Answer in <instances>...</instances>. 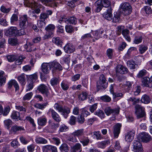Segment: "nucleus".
<instances>
[{"label":"nucleus","mask_w":152,"mask_h":152,"mask_svg":"<svg viewBox=\"0 0 152 152\" xmlns=\"http://www.w3.org/2000/svg\"><path fill=\"white\" fill-rule=\"evenodd\" d=\"M54 107L55 109L61 113L65 118H66L68 117V114L70 113V108L67 107H64L58 103L55 104Z\"/></svg>","instance_id":"1"},{"label":"nucleus","mask_w":152,"mask_h":152,"mask_svg":"<svg viewBox=\"0 0 152 152\" xmlns=\"http://www.w3.org/2000/svg\"><path fill=\"white\" fill-rule=\"evenodd\" d=\"M120 8L121 13L124 15H129L132 10L131 5L126 2L122 3L120 5Z\"/></svg>","instance_id":"2"},{"label":"nucleus","mask_w":152,"mask_h":152,"mask_svg":"<svg viewBox=\"0 0 152 152\" xmlns=\"http://www.w3.org/2000/svg\"><path fill=\"white\" fill-rule=\"evenodd\" d=\"M134 108L135 113L137 118H142L145 115V108L143 107L139 104H135Z\"/></svg>","instance_id":"3"},{"label":"nucleus","mask_w":152,"mask_h":152,"mask_svg":"<svg viewBox=\"0 0 152 152\" xmlns=\"http://www.w3.org/2000/svg\"><path fill=\"white\" fill-rule=\"evenodd\" d=\"M137 139L140 141L144 142L147 143L152 139V137L149 134L146 132L140 133L137 136Z\"/></svg>","instance_id":"4"},{"label":"nucleus","mask_w":152,"mask_h":152,"mask_svg":"<svg viewBox=\"0 0 152 152\" xmlns=\"http://www.w3.org/2000/svg\"><path fill=\"white\" fill-rule=\"evenodd\" d=\"M59 0H37L38 2H41L42 4L47 6L53 8L57 7L58 4Z\"/></svg>","instance_id":"5"},{"label":"nucleus","mask_w":152,"mask_h":152,"mask_svg":"<svg viewBox=\"0 0 152 152\" xmlns=\"http://www.w3.org/2000/svg\"><path fill=\"white\" fill-rule=\"evenodd\" d=\"M120 108L118 107L112 109L110 107H106L104 109V111L106 115L109 116L112 114L113 116L118 115L119 113Z\"/></svg>","instance_id":"6"},{"label":"nucleus","mask_w":152,"mask_h":152,"mask_svg":"<svg viewBox=\"0 0 152 152\" xmlns=\"http://www.w3.org/2000/svg\"><path fill=\"white\" fill-rule=\"evenodd\" d=\"M108 86V83L106 78L103 74H101L99 77V80L97 82V87L106 88Z\"/></svg>","instance_id":"7"},{"label":"nucleus","mask_w":152,"mask_h":152,"mask_svg":"<svg viewBox=\"0 0 152 152\" xmlns=\"http://www.w3.org/2000/svg\"><path fill=\"white\" fill-rule=\"evenodd\" d=\"M28 17L27 15L22 16L19 20V26L21 28L25 29L28 27Z\"/></svg>","instance_id":"8"},{"label":"nucleus","mask_w":152,"mask_h":152,"mask_svg":"<svg viewBox=\"0 0 152 152\" xmlns=\"http://www.w3.org/2000/svg\"><path fill=\"white\" fill-rule=\"evenodd\" d=\"M64 49L66 53H71L75 51V47L72 43H68L64 46Z\"/></svg>","instance_id":"9"},{"label":"nucleus","mask_w":152,"mask_h":152,"mask_svg":"<svg viewBox=\"0 0 152 152\" xmlns=\"http://www.w3.org/2000/svg\"><path fill=\"white\" fill-rule=\"evenodd\" d=\"M51 114V117L53 120L56 122H59L61 121V119L59 115L53 109H50L48 114Z\"/></svg>","instance_id":"10"},{"label":"nucleus","mask_w":152,"mask_h":152,"mask_svg":"<svg viewBox=\"0 0 152 152\" xmlns=\"http://www.w3.org/2000/svg\"><path fill=\"white\" fill-rule=\"evenodd\" d=\"M41 70L44 74L49 73L50 70L51 68L49 63H43L41 66Z\"/></svg>","instance_id":"11"},{"label":"nucleus","mask_w":152,"mask_h":152,"mask_svg":"<svg viewBox=\"0 0 152 152\" xmlns=\"http://www.w3.org/2000/svg\"><path fill=\"white\" fill-rule=\"evenodd\" d=\"M26 3L27 4V5L28 7H31L32 9L37 7L40 8L42 7L41 5L39 4L32 0L26 1Z\"/></svg>","instance_id":"12"},{"label":"nucleus","mask_w":152,"mask_h":152,"mask_svg":"<svg viewBox=\"0 0 152 152\" xmlns=\"http://www.w3.org/2000/svg\"><path fill=\"white\" fill-rule=\"evenodd\" d=\"M133 147L136 152H141L142 151V147L141 143L137 140H134Z\"/></svg>","instance_id":"13"},{"label":"nucleus","mask_w":152,"mask_h":152,"mask_svg":"<svg viewBox=\"0 0 152 152\" xmlns=\"http://www.w3.org/2000/svg\"><path fill=\"white\" fill-rule=\"evenodd\" d=\"M128 69L127 68L124 67L121 64L118 65L117 66L116 72L117 73L121 74H125L128 72Z\"/></svg>","instance_id":"14"},{"label":"nucleus","mask_w":152,"mask_h":152,"mask_svg":"<svg viewBox=\"0 0 152 152\" xmlns=\"http://www.w3.org/2000/svg\"><path fill=\"white\" fill-rule=\"evenodd\" d=\"M17 31L16 27L12 26L6 30L5 34L7 36L16 35Z\"/></svg>","instance_id":"15"},{"label":"nucleus","mask_w":152,"mask_h":152,"mask_svg":"<svg viewBox=\"0 0 152 152\" xmlns=\"http://www.w3.org/2000/svg\"><path fill=\"white\" fill-rule=\"evenodd\" d=\"M49 63L51 69L53 68L54 69H58L61 70L63 68L61 65L56 61H54Z\"/></svg>","instance_id":"16"},{"label":"nucleus","mask_w":152,"mask_h":152,"mask_svg":"<svg viewBox=\"0 0 152 152\" xmlns=\"http://www.w3.org/2000/svg\"><path fill=\"white\" fill-rule=\"evenodd\" d=\"M121 124L119 123H118L116 124L113 128V133L114 136L115 138H117L120 132L121 128Z\"/></svg>","instance_id":"17"},{"label":"nucleus","mask_w":152,"mask_h":152,"mask_svg":"<svg viewBox=\"0 0 152 152\" xmlns=\"http://www.w3.org/2000/svg\"><path fill=\"white\" fill-rule=\"evenodd\" d=\"M104 31L100 30H96L93 31L92 32L93 35L95 38V39H92V41L94 42L96 40H97L101 37L102 34L104 33Z\"/></svg>","instance_id":"18"},{"label":"nucleus","mask_w":152,"mask_h":152,"mask_svg":"<svg viewBox=\"0 0 152 152\" xmlns=\"http://www.w3.org/2000/svg\"><path fill=\"white\" fill-rule=\"evenodd\" d=\"M135 135V131L132 130L128 132L125 135V140L127 142H131L133 139Z\"/></svg>","instance_id":"19"},{"label":"nucleus","mask_w":152,"mask_h":152,"mask_svg":"<svg viewBox=\"0 0 152 152\" xmlns=\"http://www.w3.org/2000/svg\"><path fill=\"white\" fill-rule=\"evenodd\" d=\"M103 16L104 18L108 20H111L112 19L113 15L111 8H108L107 11L104 12L103 14Z\"/></svg>","instance_id":"20"},{"label":"nucleus","mask_w":152,"mask_h":152,"mask_svg":"<svg viewBox=\"0 0 152 152\" xmlns=\"http://www.w3.org/2000/svg\"><path fill=\"white\" fill-rule=\"evenodd\" d=\"M143 34L140 33L136 35L133 40L134 43L135 44H138L142 42L143 39Z\"/></svg>","instance_id":"21"},{"label":"nucleus","mask_w":152,"mask_h":152,"mask_svg":"<svg viewBox=\"0 0 152 152\" xmlns=\"http://www.w3.org/2000/svg\"><path fill=\"white\" fill-rule=\"evenodd\" d=\"M72 135L76 137H77L80 140V138L84 135V129H81L75 131L72 133Z\"/></svg>","instance_id":"22"},{"label":"nucleus","mask_w":152,"mask_h":152,"mask_svg":"<svg viewBox=\"0 0 152 152\" xmlns=\"http://www.w3.org/2000/svg\"><path fill=\"white\" fill-rule=\"evenodd\" d=\"M82 150L81 145L80 143H77L71 147V152H81Z\"/></svg>","instance_id":"23"},{"label":"nucleus","mask_w":152,"mask_h":152,"mask_svg":"<svg viewBox=\"0 0 152 152\" xmlns=\"http://www.w3.org/2000/svg\"><path fill=\"white\" fill-rule=\"evenodd\" d=\"M24 130V128L22 126L15 125H13L12 126L10 132L11 133L15 134L17 131Z\"/></svg>","instance_id":"24"},{"label":"nucleus","mask_w":152,"mask_h":152,"mask_svg":"<svg viewBox=\"0 0 152 152\" xmlns=\"http://www.w3.org/2000/svg\"><path fill=\"white\" fill-rule=\"evenodd\" d=\"M17 79L20 83L23 86H24L26 84V79L24 74L18 76L17 77Z\"/></svg>","instance_id":"25"},{"label":"nucleus","mask_w":152,"mask_h":152,"mask_svg":"<svg viewBox=\"0 0 152 152\" xmlns=\"http://www.w3.org/2000/svg\"><path fill=\"white\" fill-rule=\"evenodd\" d=\"M53 42L57 46L61 47L63 43L62 40L58 37H54L52 39Z\"/></svg>","instance_id":"26"},{"label":"nucleus","mask_w":152,"mask_h":152,"mask_svg":"<svg viewBox=\"0 0 152 152\" xmlns=\"http://www.w3.org/2000/svg\"><path fill=\"white\" fill-rule=\"evenodd\" d=\"M11 117L12 119L15 120V121L21 120L20 113L16 111H14L12 112L11 115Z\"/></svg>","instance_id":"27"},{"label":"nucleus","mask_w":152,"mask_h":152,"mask_svg":"<svg viewBox=\"0 0 152 152\" xmlns=\"http://www.w3.org/2000/svg\"><path fill=\"white\" fill-rule=\"evenodd\" d=\"M55 28V26L53 24H49L45 28L47 33L53 34Z\"/></svg>","instance_id":"28"},{"label":"nucleus","mask_w":152,"mask_h":152,"mask_svg":"<svg viewBox=\"0 0 152 152\" xmlns=\"http://www.w3.org/2000/svg\"><path fill=\"white\" fill-rule=\"evenodd\" d=\"M48 128L49 129L53 131L56 130L58 127L59 125L58 124L55 123L51 120L48 121Z\"/></svg>","instance_id":"29"},{"label":"nucleus","mask_w":152,"mask_h":152,"mask_svg":"<svg viewBox=\"0 0 152 152\" xmlns=\"http://www.w3.org/2000/svg\"><path fill=\"white\" fill-rule=\"evenodd\" d=\"M80 142L81 143L83 146L88 145L90 142V139L88 137L83 135L80 138Z\"/></svg>","instance_id":"30"},{"label":"nucleus","mask_w":152,"mask_h":152,"mask_svg":"<svg viewBox=\"0 0 152 152\" xmlns=\"http://www.w3.org/2000/svg\"><path fill=\"white\" fill-rule=\"evenodd\" d=\"M142 85L144 87H150L149 78L147 77H145L142 79Z\"/></svg>","instance_id":"31"},{"label":"nucleus","mask_w":152,"mask_h":152,"mask_svg":"<svg viewBox=\"0 0 152 152\" xmlns=\"http://www.w3.org/2000/svg\"><path fill=\"white\" fill-rule=\"evenodd\" d=\"M65 22L67 24L69 23L70 24L75 25L77 23V19L74 17H70L67 19L65 20Z\"/></svg>","instance_id":"32"},{"label":"nucleus","mask_w":152,"mask_h":152,"mask_svg":"<svg viewBox=\"0 0 152 152\" xmlns=\"http://www.w3.org/2000/svg\"><path fill=\"white\" fill-rule=\"evenodd\" d=\"M47 122V119L45 117H40L37 119L38 124L42 126H44L46 125Z\"/></svg>","instance_id":"33"},{"label":"nucleus","mask_w":152,"mask_h":152,"mask_svg":"<svg viewBox=\"0 0 152 152\" xmlns=\"http://www.w3.org/2000/svg\"><path fill=\"white\" fill-rule=\"evenodd\" d=\"M49 140L56 145H58L61 143L60 139L56 136H53L49 139Z\"/></svg>","instance_id":"34"},{"label":"nucleus","mask_w":152,"mask_h":152,"mask_svg":"<svg viewBox=\"0 0 152 152\" xmlns=\"http://www.w3.org/2000/svg\"><path fill=\"white\" fill-rule=\"evenodd\" d=\"M88 96V93L85 91L82 92L78 95L79 99L81 101H83L86 100Z\"/></svg>","instance_id":"35"},{"label":"nucleus","mask_w":152,"mask_h":152,"mask_svg":"<svg viewBox=\"0 0 152 152\" xmlns=\"http://www.w3.org/2000/svg\"><path fill=\"white\" fill-rule=\"evenodd\" d=\"M4 72L3 71H0V86L4 85L6 83V78L4 75Z\"/></svg>","instance_id":"36"},{"label":"nucleus","mask_w":152,"mask_h":152,"mask_svg":"<svg viewBox=\"0 0 152 152\" xmlns=\"http://www.w3.org/2000/svg\"><path fill=\"white\" fill-rule=\"evenodd\" d=\"M35 141L37 144H46L48 143V141L46 139L42 137H37Z\"/></svg>","instance_id":"37"},{"label":"nucleus","mask_w":152,"mask_h":152,"mask_svg":"<svg viewBox=\"0 0 152 152\" xmlns=\"http://www.w3.org/2000/svg\"><path fill=\"white\" fill-rule=\"evenodd\" d=\"M48 89L47 86L43 84L39 85L37 88L38 90L42 94H44L45 91Z\"/></svg>","instance_id":"38"},{"label":"nucleus","mask_w":152,"mask_h":152,"mask_svg":"<svg viewBox=\"0 0 152 152\" xmlns=\"http://www.w3.org/2000/svg\"><path fill=\"white\" fill-rule=\"evenodd\" d=\"M142 13H146L147 14H150L152 12V10L151 8L148 6L144 7L141 10Z\"/></svg>","instance_id":"39"},{"label":"nucleus","mask_w":152,"mask_h":152,"mask_svg":"<svg viewBox=\"0 0 152 152\" xmlns=\"http://www.w3.org/2000/svg\"><path fill=\"white\" fill-rule=\"evenodd\" d=\"M61 87L64 91H66L68 89L69 87V83L66 80H64L61 83Z\"/></svg>","instance_id":"40"},{"label":"nucleus","mask_w":152,"mask_h":152,"mask_svg":"<svg viewBox=\"0 0 152 152\" xmlns=\"http://www.w3.org/2000/svg\"><path fill=\"white\" fill-rule=\"evenodd\" d=\"M8 42L9 44L12 46H15L18 44V40L15 38H11L9 39Z\"/></svg>","instance_id":"41"},{"label":"nucleus","mask_w":152,"mask_h":152,"mask_svg":"<svg viewBox=\"0 0 152 152\" xmlns=\"http://www.w3.org/2000/svg\"><path fill=\"white\" fill-rule=\"evenodd\" d=\"M151 101L150 97L146 95H144L142 97L141 101L142 103L145 104H148Z\"/></svg>","instance_id":"42"},{"label":"nucleus","mask_w":152,"mask_h":152,"mask_svg":"<svg viewBox=\"0 0 152 152\" xmlns=\"http://www.w3.org/2000/svg\"><path fill=\"white\" fill-rule=\"evenodd\" d=\"M34 86L33 81H28V84L26 87V91H30L32 89Z\"/></svg>","instance_id":"43"},{"label":"nucleus","mask_w":152,"mask_h":152,"mask_svg":"<svg viewBox=\"0 0 152 152\" xmlns=\"http://www.w3.org/2000/svg\"><path fill=\"white\" fill-rule=\"evenodd\" d=\"M137 50V48L135 47H131L128 50L126 54V58H129L130 54L133 51H136Z\"/></svg>","instance_id":"44"},{"label":"nucleus","mask_w":152,"mask_h":152,"mask_svg":"<svg viewBox=\"0 0 152 152\" xmlns=\"http://www.w3.org/2000/svg\"><path fill=\"white\" fill-rule=\"evenodd\" d=\"M61 152H67L69 151V147L67 144L64 143L59 148Z\"/></svg>","instance_id":"45"},{"label":"nucleus","mask_w":152,"mask_h":152,"mask_svg":"<svg viewBox=\"0 0 152 152\" xmlns=\"http://www.w3.org/2000/svg\"><path fill=\"white\" fill-rule=\"evenodd\" d=\"M114 17L113 19V21L114 23L118 22L120 19L121 15L118 13L116 12L114 13Z\"/></svg>","instance_id":"46"},{"label":"nucleus","mask_w":152,"mask_h":152,"mask_svg":"<svg viewBox=\"0 0 152 152\" xmlns=\"http://www.w3.org/2000/svg\"><path fill=\"white\" fill-rule=\"evenodd\" d=\"M148 49V47L145 45H141L139 46V50L140 54L144 53Z\"/></svg>","instance_id":"47"},{"label":"nucleus","mask_w":152,"mask_h":152,"mask_svg":"<svg viewBox=\"0 0 152 152\" xmlns=\"http://www.w3.org/2000/svg\"><path fill=\"white\" fill-rule=\"evenodd\" d=\"M94 114L97 115L101 118H104L105 117L104 112L100 110H97L94 113Z\"/></svg>","instance_id":"48"},{"label":"nucleus","mask_w":152,"mask_h":152,"mask_svg":"<svg viewBox=\"0 0 152 152\" xmlns=\"http://www.w3.org/2000/svg\"><path fill=\"white\" fill-rule=\"evenodd\" d=\"M110 143V142L108 140L102 141L99 143L98 147L100 148H105V146L108 145Z\"/></svg>","instance_id":"49"},{"label":"nucleus","mask_w":152,"mask_h":152,"mask_svg":"<svg viewBox=\"0 0 152 152\" xmlns=\"http://www.w3.org/2000/svg\"><path fill=\"white\" fill-rule=\"evenodd\" d=\"M47 103H44L42 104L37 103L34 105V107L43 110L48 105Z\"/></svg>","instance_id":"50"},{"label":"nucleus","mask_w":152,"mask_h":152,"mask_svg":"<svg viewBox=\"0 0 152 152\" xmlns=\"http://www.w3.org/2000/svg\"><path fill=\"white\" fill-rule=\"evenodd\" d=\"M62 62L68 65L69 64L70 61V56L68 55L62 58Z\"/></svg>","instance_id":"51"},{"label":"nucleus","mask_w":152,"mask_h":152,"mask_svg":"<svg viewBox=\"0 0 152 152\" xmlns=\"http://www.w3.org/2000/svg\"><path fill=\"white\" fill-rule=\"evenodd\" d=\"M52 145H48L44 146L42 147L43 152H51Z\"/></svg>","instance_id":"52"},{"label":"nucleus","mask_w":152,"mask_h":152,"mask_svg":"<svg viewBox=\"0 0 152 152\" xmlns=\"http://www.w3.org/2000/svg\"><path fill=\"white\" fill-rule=\"evenodd\" d=\"M100 99L102 101L107 102H110L111 100V98L107 95L101 96L100 97Z\"/></svg>","instance_id":"53"},{"label":"nucleus","mask_w":152,"mask_h":152,"mask_svg":"<svg viewBox=\"0 0 152 152\" xmlns=\"http://www.w3.org/2000/svg\"><path fill=\"white\" fill-rule=\"evenodd\" d=\"M93 37L90 33H88L84 34L82 36L81 39L82 40H88L90 38H92Z\"/></svg>","instance_id":"54"},{"label":"nucleus","mask_w":152,"mask_h":152,"mask_svg":"<svg viewBox=\"0 0 152 152\" xmlns=\"http://www.w3.org/2000/svg\"><path fill=\"white\" fill-rule=\"evenodd\" d=\"M4 124L5 126L8 129H9L12 125V121L10 119H7L4 121Z\"/></svg>","instance_id":"55"},{"label":"nucleus","mask_w":152,"mask_h":152,"mask_svg":"<svg viewBox=\"0 0 152 152\" xmlns=\"http://www.w3.org/2000/svg\"><path fill=\"white\" fill-rule=\"evenodd\" d=\"M18 17L17 15L14 14L10 18V23L11 24H13L16 21H18Z\"/></svg>","instance_id":"56"},{"label":"nucleus","mask_w":152,"mask_h":152,"mask_svg":"<svg viewBox=\"0 0 152 152\" xmlns=\"http://www.w3.org/2000/svg\"><path fill=\"white\" fill-rule=\"evenodd\" d=\"M11 145L12 147L15 148H18L20 145L17 139L13 140L11 142Z\"/></svg>","instance_id":"57"},{"label":"nucleus","mask_w":152,"mask_h":152,"mask_svg":"<svg viewBox=\"0 0 152 152\" xmlns=\"http://www.w3.org/2000/svg\"><path fill=\"white\" fill-rule=\"evenodd\" d=\"M67 140L68 141L73 142H77V140L75 136H68L67 137Z\"/></svg>","instance_id":"58"},{"label":"nucleus","mask_w":152,"mask_h":152,"mask_svg":"<svg viewBox=\"0 0 152 152\" xmlns=\"http://www.w3.org/2000/svg\"><path fill=\"white\" fill-rule=\"evenodd\" d=\"M76 117L72 115L70 118L68 123L71 125H74L76 123Z\"/></svg>","instance_id":"59"},{"label":"nucleus","mask_w":152,"mask_h":152,"mask_svg":"<svg viewBox=\"0 0 152 152\" xmlns=\"http://www.w3.org/2000/svg\"><path fill=\"white\" fill-rule=\"evenodd\" d=\"M16 109L20 111L25 113L26 112L27 107L24 106V107L20 105H17L15 106Z\"/></svg>","instance_id":"60"},{"label":"nucleus","mask_w":152,"mask_h":152,"mask_svg":"<svg viewBox=\"0 0 152 152\" xmlns=\"http://www.w3.org/2000/svg\"><path fill=\"white\" fill-rule=\"evenodd\" d=\"M37 78V74L35 73L30 75L28 77V81H33L34 82Z\"/></svg>","instance_id":"61"},{"label":"nucleus","mask_w":152,"mask_h":152,"mask_svg":"<svg viewBox=\"0 0 152 152\" xmlns=\"http://www.w3.org/2000/svg\"><path fill=\"white\" fill-rule=\"evenodd\" d=\"M11 10L10 8H6L4 6H2L0 8L1 11L4 13H9Z\"/></svg>","instance_id":"62"},{"label":"nucleus","mask_w":152,"mask_h":152,"mask_svg":"<svg viewBox=\"0 0 152 152\" xmlns=\"http://www.w3.org/2000/svg\"><path fill=\"white\" fill-rule=\"evenodd\" d=\"M68 129V128L64 124H62L60 126L59 129V132H63L67 131Z\"/></svg>","instance_id":"63"},{"label":"nucleus","mask_w":152,"mask_h":152,"mask_svg":"<svg viewBox=\"0 0 152 152\" xmlns=\"http://www.w3.org/2000/svg\"><path fill=\"white\" fill-rule=\"evenodd\" d=\"M20 142L23 145L27 144L29 142V140L26 139L24 137L21 136L19 137Z\"/></svg>","instance_id":"64"}]
</instances>
